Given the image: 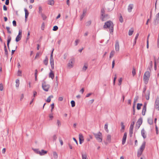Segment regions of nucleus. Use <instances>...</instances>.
Returning a JSON list of instances; mask_svg holds the SVG:
<instances>
[{"label": "nucleus", "instance_id": "f257e3e1", "mask_svg": "<svg viewBox=\"0 0 159 159\" xmlns=\"http://www.w3.org/2000/svg\"><path fill=\"white\" fill-rule=\"evenodd\" d=\"M113 26L114 25L112 22L109 21L105 23L103 26V28L104 29H109L110 33H111L113 32Z\"/></svg>", "mask_w": 159, "mask_h": 159}, {"label": "nucleus", "instance_id": "f03ea898", "mask_svg": "<svg viewBox=\"0 0 159 159\" xmlns=\"http://www.w3.org/2000/svg\"><path fill=\"white\" fill-rule=\"evenodd\" d=\"M149 70H147L144 74L143 76V80L145 84H147L149 78L150 76V73Z\"/></svg>", "mask_w": 159, "mask_h": 159}, {"label": "nucleus", "instance_id": "7ed1b4c3", "mask_svg": "<svg viewBox=\"0 0 159 159\" xmlns=\"http://www.w3.org/2000/svg\"><path fill=\"white\" fill-rule=\"evenodd\" d=\"M145 144L146 142L145 141H144L138 151L137 154L138 157H140L142 154V152L145 148Z\"/></svg>", "mask_w": 159, "mask_h": 159}, {"label": "nucleus", "instance_id": "20e7f679", "mask_svg": "<svg viewBox=\"0 0 159 159\" xmlns=\"http://www.w3.org/2000/svg\"><path fill=\"white\" fill-rule=\"evenodd\" d=\"M93 134L96 139L99 142H101L102 140V134L100 132L97 134L93 133Z\"/></svg>", "mask_w": 159, "mask_h": 159}, {"label": "nucleus", "instance_id": "39448f33", "mask_svg": "<svg viewBox=\"0 0 159 159\" xmlns=\"http://www.w3.org/2000/svg\"><path fill=\"white\" fill-rule=\"evenodd\" d=\"M49 84H47L45 81H43L42 84V87L43 90L46 92H48L50 88Z\"/></svg>", "mask_w": 159, "mask_h": 159}, {"label": "nucleus", "instance_id": "423d86ee", "mask_svg": "<svg viewBox=\"0 0 159 159\" xmlns=\"http://www.w3.org/2000/svg\"><path fill=\"white\" fill-rule=\"evenodd\" d=\"M155 108L157 110H159V98L157 97L156 99L154 105Z\"/></svg>", "mask_w": 159, "mask_h": 159}, {"label": "nucleus", "instance_id": "0eeeda50", "mask_svg": "<svg viewBox=\"0 0 159 159\" xmlns=\"http://www.w3.org/2000/svg\"><path fill=\"white\" fill-rule=\"evenodd\" d=\"M115 50L116 51L118 52L120 49L119 42L118 40H116L115 45Z\"/></svg>", "mask_w": 159, "mask_h": 159}, {"label": "nucleus", "instance_id": "6e6552de", "mask_svg": "<svg viewBox=\"0 0 159 159\" xmlns=\"http://www.w3.org/2000/svg\"><path fill=\"white\" fill-rule=\"evenodd\" d=\"M105 11L104 9H102L101 10V16H102L101 18L102 19V21L104 20V19L105 18V17H106L105 15H104L105 14Z\"/></svg>", "mask_w": 159, "mask_h": 159}, {"label": "nucleus", "instance_id": "1a4fd4ad", "mask_svg": "<svg viewBox=\"0 0 159 159\" xmlns=\"http://www.w3.org/2000/svg\"><path fill=\"white\" fill-rule=\"evenodd\" d=\"M74 61V60L73 59H70V61L68 65V66L70 68L73 67V62Z\"/></svg>", "mask_w": 159, "mask_h": 159}, {"label": "nucleus", "instance_id": "9d476101", "mask_svg": "<svg viewBox=\"0 0 159 159\" xmlns=\"http://www.w3.org/2000/svg\"><path fill=\"white\" fill-rule=\"evenodd\" d=\"M127 133H125L122 139V144L123 145H124L125 143L127 138Z\"/></svg>", "mask_w": 159, "mask_h": 159}, {"label": "nucleus", "instance_id": "9b49d317", "mask_svg": "<svg viewBox=\"0 0 159 159\" xmlns=\"http://www.w3.org/2000/svg\"><path fill=\"white\" fill-rule=\"evenodd\" d=\"M80 143L81 144L84 140V137L81 134H80L79 135Z\"/></svg>", "mask_w": 159, "mask_h": 159}, {"label": "nucleus", "instance_id": "f8f14e48", "mask_svg": "<svg viewBox=\"0 0 159 159\" xmlns=\"http://www.w3.org/2000/svg\"><path fill=\"white\" fill-rule=\"evenodd\" d=\"M54 77V74L52 70H50V72L49 74V77L53 79Z\"/></svg>", "mask_w": 159, "mask_h": 159}, {"label": "nucleus", "instance_id": "ddd939ff", "mask_svg": "<svg viewBox=\"0 0 159 159\" xmlns=\"http://www.w3.org/2000/svg\"><path fill=\"white\" fill-rule=\"evenodd\" d=\"M145 130L144 129H143L141 131V134L142 136L144 139H145L146 138V135L145 134Z\"/></svg>", "mask_w": 159, "mask_h": 159}, {"label": "nucleus", "instance_id": "4468645a", "mask_svg": "<svg viewBox=\"0 0 159 159\" xmlns=\"http://www.w3.org/2000/svg\"><path fill=\"white\" fill-rule=\"evenodd\" d=\"M133 4H130L129 5L128 7V12H131L133 8Z\"/></svg>", "mask_w": 159, "mask_h": 159}, {"label": "nucleus", "instance_id": "2eb2a0df", "mask_svg": "<svg viewBox=\"0 0 159 159\" xmlns=\"http://www.w3.org/2000/svg\"><path fill=\"white\" fill-rule=\"evenodd\" d=\"M152 61H150L149 63V66L147 68L148 70H149L150 72L151 71V69H152Z\"/></svg>", "mask_w": 159, "mask_h": 159}, {"label": "nucleus", "instance_id": "dca6fc26", "mask_svg": "<svg viewBox=\"0 0 159 159\" xmlns=\"http://www.w3.org/2000/svg\"><path fill=\"white\" fill-rule=\"evenodd\" d=\"M24 11H25V20H26V19L29 16V13L28 10H27V9L25 8H24Z\"/></svg>", "mask_w": 159, "mask_h": 159}, {"label": "nucleus", "instance_id": "f3484780", "mask_svg": "<svg viewBox=\"0 0 159 159\" xmlns=\"http://www.w3.org/2000/svg\"><path fill=\"white\" fill-rule=\"evenodd\" d=\"M48 5L53 6L54 5V0H48Z\"/></svg>", "mask_w": 159, "mask_h": 159}, {"label": "nucleus", "instance_id": "a211bd4d", "mask_svg": "<svg viewBox=\"0 0 159 159\" xmlns=\"http://www.w3.org/2000/svg\"><path fill=\"white\" fill-rule=\"evenodd\" d=\"M143 120L142 118H139L138 121H137L136 124H137V125H141L142 123Z\"/></svg>", "mask_w": 159, "mask_h": 159}, {"label": "nucleus", "instance_id": "6ab92c4d", "mask_svg": "<svg viewBox=\"0 0 159 159\" xmlns=\"http://www.w3.org/2000/svg\"><path fill=\"white\" fill-rule=\"evenodd\" d=\"M86 12V10H84L83 11V14L80 17V20H81L83 19L85 15V14Z\"/></svg>", "mask_w": 159, "mask_h": 159}, {"label": "nucleus", "instance_id": "aec40b11", "mask_svg": "<svg viewBox=\"0 0 159 159\" xmlns=\"http://www.w3.org/2000/svg\"><path fill=\"white\" fill-rule=\"evenodd\" d=\"M150 94V92L149 91H147V94H145V98L146 100H148L149 99Z\"/></svg>", "mask_w": 159, "mask_h": 159}, {"label": "nucleus", "instance_id": "412c9836", "mask_svg": "<svg viewBox=\"0 0 159 159\" xmlns=\"http://www.w3.org/2000/svg\"><path fill=\"white\" fill-rule=\"evenodd\" d=\"M4 49L5 54L7 56L8 55V52L7 48L6 45L5 43H4Z\"/></svg>", "mask_w": 159, "mask_h": 159}, {"label": "nucleus", "instance_id": "4be33fe9", "mask_svg": "<svg viewBox=\"0 0 159 159\" xmlns=\"http://www.w3.org/2000/svg\"><path fill=\"white\" fill-rule=\"evenodd\" d=\"M48 59L47 57H46L45 59L43 61V63L46 66H47L48 64Z\"/></svg>", "mask_w": 159, "mask_h": 159}, {"label": "nucleus", "instance_id": "5701e85b", "mask_svg": "<svg viewBox=\"0 0 159 159\" xmlns=\"http://www.w3.org/2000/svg\"><path fill=\"white\" fill-rule=\"evenodd\" d=\"M111 136L110 135H108L107 136V141L108 143H110L111 141Z\"/></svg>", "mask_w": 159, "mask_h": 159}, {"label": "nucleus", "instance_id": "b1692460", "mask_svg": "<svg viewBox=\"0 0 159 159\" xmlns=\"http://www.w3.org/2000/svg\"><path fill=\"white\" fill-rule=\"evenodd\" d=\"M47 152L46 151H44L43 150H42L41 152L40 151L39 154L41 155H44V154H46Z\"/></svg>", "mask_w": 159, "mask_h": 159}, {"label": "nucleus", "instance_id": "393cba45", "mask_svg": "<svg viewBox=\"0 0 159 159\" xmlns=\"http://www.w3.org/2000/svg\"><path fill=\"white\" fill-rule=\"evenodd\" d=\"M148 122L150 125H151L153 123V119L151 118H148Z\"/></svg>", "mask_w": 159, "mask_h": 159}, {"label": "nucleus", "instance_id": "a878e982", "mask_svg": "<svg viewBox=\"0 0 159 159\" xmlns=\"http://www.w3.org/2000/svg\"><path fill=\"white\" fill-rule=\"evenodd\" d=\"M53 97V96L52 95H51L49 96L48 98H47L46 102H49L51 101V98H52Z\"/></svg>", "mask_w": 159, "mask_h": 159}, {"label": "nucleus", "instance_id": "bb28decb", "mask_svg": "<svg viewBox=\"0 0 159 159\" xmlns=\"http://www.w3.org/2000/svg\"><path fill=\"white\" fill-rule=\"evenodd\" d=\"M11 40V37L10 35H8L7 37V45L9 44L10 43Z\"/></svg>", "mask_w": 159, "mask_h": 159}, {"label": "nucleus", "instance_id": "cd10ccee", "mask_svg": "<svg viewBox=\"0 0 159 159\" xmlns=\"http://www.w3.org/2000/svg\"><path fill=\"white\" fill-rule=\"evenodd\" d=\"M21 36H19L18 35L16 39V42L19 41L21 39Z\"/></svg>", "mask_w": 159, "mask_h": 159}, {"label": "nucleus", "instance_id": "c85d7f7f", "mask_svg": "<svg viewBox=\"0 0 159 159\" xmlns=\"http://www.w3.org/2000/svg\"><path fill=\"white\" fill-rule=\"evenodd\" d=\"M16 88H18L19 87L20 84L19 80L18 79H16Z\"/></svg>", "mask_w": 159, "mask_h": 159}, {"label": "nucleus", "instance_id": "c756f323", "mask_svg": "<svg viewBox=\"0 0 159 159\" xmlns=\"http://www.w3.org/2000/svg\"><path fill=\"white\" fill-rule=\"evenodd\" d=\"M115 53V52L114 50H112L111 51L110 53V58H111L114 55Z\"/></svg>", "mask_w": 159, "mask_h": 159}, {"label": "nucleus", "instance_id": "7c9ffc66", "mask_svg": "<svg viewBox=\"0 0 159 159\" xmlns=\"http://www.w3.org/2000/svg\"><path fill=\"white\" fill-rule=\"evenodd\" d=\"M143 105V104L142 103H138L137 104V108L138 110H139L141 109V107Z\"/></svg>", "mask_w": 159, "mask_h": 159}, {"label": "nucleus", "instance_id": "2f4dec72", "mask_svg": "<svg viewBox=\"0 0 159 159\" xmlns=\"http://www.w3.org/2000/svg\"><path fill=\"white\" fill-rule=\"evenodd\" d=\"M134 124L135 122L134 121H133L131 123V124L130 126L129 129H131V130H133L134 126Z\"/></svg>", "mask_w": 159, "mask_h": 159}, {"label": "nucleus", "instance_id": "473e14b6", "mask_svg": "<svg viewBox=\"0 0 159 159\" xmlns=\"http://www.w3.org/2000/svg\"><path fill=\"white\" fill-rule=\"evenodd\" d=\"M108 124L107 123H106L104 126V129L108 133Z\"/></svg>", "mask_w": 159, "mask_h": 159}, {"label": "nucleus", "instance_id": "72a5a7b5", "mask_svg": "<svg viewBox=\"0 0 159 159\" xmlns=\"http://www.w3.org/2000/svg\"><path fill=\"white\" fill-rule=\"evenodd\" d=\"M53 50H54V49H53L52 51L51 54V56H50V61H54V59H53V57H52V54H53Z\"/></svg>", "mask_w": 159, "mask_h": 159}, {"label": "nucleus", "instance_id": "f704fd0d", "mask_svg": "<svg viewBox=\"0 0 159 159\" xmlns=\"http://www.w3.org/2000/svg\"><path fill=\"white\" fill-rule=\"evenodd\" d=\"M82 159H88L87 157V155L86 153L84 154H82Z\"/></svg>", "mask_w": 159, "mask_h": 159}, {"label": "nucleus", "instance_id": "c9c22d12", "mask_svg": "<svg viewBox=\"0 0 159 159\" xmlns=\"http://www.w3.org/2000/svg\"><path fill=\"white\" fill-rule=\"evenodd\" d=\"M146 109H147V104L146 103H145L144 104L143 108V109L142 110L143 112V111H146Z\"/></svg>", "mask_w": 159, "mask_h": 159}, {"label": "nucleus", "instance_id": "e433bc0d", "mask_svg": "<svg viewBox=\"0 0 159 159\" xmlns=\"http://www.w3.org/2000/svg\"><path fill=\"white\" fill-rule=\"evenodd\" d=\"M132 74L133 76H134L136 75V70H135V69L134 67H133V70H132Z\"/></svg>", "mask_w": 159, "mask_h": 159}, {"label": "nucleus", "instance_id": "4c0bfd02", "mask_svg": "<svg viewBox=\"0 0 159 159\" xmlns=\"http://www.w3.org/2000/svg\"><path fill=\"white\" fill-rule=\"evenodd\" d=\"M50 63L52 70L54 69V61H50Z\"/></svg>", "mask_w": 159, "mask_h": 159}, {"label": "nucleus", "instance_id": "58836bf2", "mask_svg": "<svg viewBox=\"0 0 159 159\" xmlns=\"http://www.w3.org/2000/svg\"><path fill=\"white\" fill-rule=\"evenodd\" d=\"M42 17L43 18V20H45L47 18V16H46L43 14H41V15Z\"/></svg>", "mask_w": 159, "mask_h": 159}, {"label": "nucleus", "instance_id": "ea45409f", "mask_svg": "<svg viewBox=\"0 0 159 159\" xmlns=\"http://www.w3.org/2000/svg\"><path fill=\"white\" fill-rule=\"evenodd\" d=\"M159 19H157L156 18L155 20H154V23L155 25H157L158 23Z\"/></svg>", "mask_w": 159, "mask_h": 159}, {"label": "nucleus", "instance_id": "a19ab883", "mask_svg": "<svg viewBox=\"0 0 159 159\" xmlns=\"http://www.w3.org/2000/svg\"><path fill=\"white\" fill-rule=\"evenodd\" d=\"M33 150L37 154H39L40 153V151L38 149H34L33 148Z\"/></svg>", "mask_w": 159, "mask_h": 159}, {"label": "nucleus", "instance_id": "79ce46f5", "mask_svg": "<svg viewBox=\"0 0 159 159\" xmlns=\"http://www.w3.org/2000/svg\"><path fill=\"white\" fill-rule=\"evenodd\" d=\"M138 99V97L136 96L135 97L134 99V106H135V103L137 101Z\"/></svg>", "mask_w": 159, "mask_h": 159}, {"label": "nucleus", "instance_id": "37998d69", "mask_svg": "<svg viewBox=\"0 0 159 159\" xmlns=\"http://www.w3.org/2000/svg\"><path fill=\"white\" fill-rule=\"evenodd\" d=\"M39 13L41 15V14H43L42 12V9L41 7H39Z\"/></svg>", "mask_w": 159, "mask_h": 159}, {"label": "nucleus", "instance_id": "c03bdc74", "mask_svg": "<svg viewBox=\"0 0 159 159\" xmlns=\"http://www.w3.org/2000/svg\"><path fill=\"white\" fill-rule=\"evenodd\" d=\"M53 155L54 157L55 158H57L58 157V155L57 152H53Z\"/></svg>", "mask_w": 159, "mask_h": 159}, {"label": "nucleus", "instance_id": "a18cd8bd", "mask_svg": "<svg viewBox=\"0 0 159 159\" xmlns=\"http://www.w3.org/2000/svg\"><path fill=\"white\" fill-rule=\"evenodd\" d=\"M71 106L72 107H74L75 106V102L73 101L72 100L71 101Z\"/></svg>", "mask_w": 159, "mask_h": 159}, {"label": "nucleus", "instance_id": "49530a36", "mask_svg": "<svg viewBox=\"0 0 159 159\" xmlns=\"http://www.w3.org/2000/svg\"><path fill=\"white\" fill-rule=\"evenodd\" d=\"M121 130L122 129L124 130L125 129V126L124 125V123L123 122H121Z\"/></svg>", "mask_w": 159, "mask_h": 159}, {"label": "nucleus", "instance_id": "de8ad7c7", "mask_svg": "<svg viewBox=\"0 0 159 159\" xmlns=\"http://www.w3.org/2000/svg\"><path fill=\"white\" fill-rule=\"evenodd\" d=\"M6 29L7 31V32L9 34H11V32L10 30V28L9 27H6Z\"/></svg>", "mask_w": 159, "mask_h": 159}, {"label": "nucleus", "instance_id": "09e8293b", "mask_svg": "<svg viewBox=\"0 0 159 159\" xmlns=\"http://www.w3.org/2000/svg\"><path fill=\"white\" fill-rule=\"evenodd\" d=\"M58 29V27L57 26H54L53 28V30L56 31H57Z\"/></svg>", "mask_w": 159, "mask_h": 159}, {"label": "nucleus", "instance_id": "8fccbe9b", "mask_svg": "<svg viewBox=\"0 0 159 159\" xmlns=\"http://www.w3.org/2000/svg\"><path fill=\"white\" fill-rule=\"evenodd\" d=\"M87 68H88L87 66H86L85 65H84L83 67L82 68V70L84 71H85L86 70H87Z\"/></svg>", "mask_w": 159, "mask_h": 159}, {"label": "nucleus", "instance_id": "3c124183", "mask_svg": "<svg viewBox=\"0 0 159 159\" xmlns=\"http://www.w3.org/2000/svg\"><path fill=\"white\" fill-rule=\"evenodd\" d=\"M91 20L89 21L86 23V25L87 26H89L91 25Z\"/></svg>", "mask_w": 159, "mask_h": 159}, {"label": "nucleus", "instance_id": "603ef678", "mask_svg": "<svg viewBox=\"0 0 159 159\" xmlns=\"http://www.w3.org/2000/svg\"><path fill=\"white\" fill-rule=\"evenodd\" d=\"M119 21L121 23H122L123 21V18L121 15L119 18Z\"/></svg>", "mask_w": 159, "mask_h": 159}, {"label": "nucleus", "instance_id": "864d4df0", "mask_svg": "<svg viewBox=\"0 0 159 159\" xmlns=\"http://www.w3.org/2000/svg\"><path fill=\"white\" fill-rule=\"evenodd\" d=\"M133 32V30H129V31L128 34L129 36L131 35Z\"/></svg>", "mask_w": 159, "mask_h": 159}, {"label": "nucleus", "instance_id": "5fc2aeb1", "mask_svg": "<svg viewBox=\"0 0 159 159\" xmlns=\"http://www.w3.org/2000/svg\"><path fill=\"white\" fill-rule=\"evenodd\" d=\"M122 81V78H120V79L119 80V82H118V85H120L121 84Z\"/></svg>", "mask_w": 159, "mask_h": 159}, {"label": "nucleus", "instance_id": "6e6d98bb", "mask_svg": "<svg viewBox=\"0 0 159 159\" xmlns=\"http://www.w3.org/2000/svg\"><path fill=\"white\" fill-rule=\"evenodd\" d=\"M59 141L61 145L62 146L63 145V142L61 138H59Z\"/></svg>", "mask_w": 159, "mask_h": 159}, {"label": "nucleus", "instance_id": "4d7b16f0", "mask_svg": "<svg viewBox=\"0 0 159 159\" xmlns=\"http://www.w3.org/2000/svg\"><path fill=\"white\" fill-rule=\"evenodd\" d=\"M3 90V85L2 83L0 84V90L2 91Z\"/></svg>", "mask_w": 159, "mask_h": 159}, {"label": "nucleus", "instance_id": "13d9d810", "mask_svg": "<svg viewBox=\"0 0 159 159\" xmlns=\"http://www.w3.org/2000/svg\"><path fill=\"white\" fill-rule=\"evenodd\" d=\"M57 124L58 126H60L61 125V122L59 120H57Z\"/></svg>", "mask_w": 159, "mask_h": 159}, {"label": "nucleus", "instance_id": "bf43d9fd", "mask_svg": "<svg viewBox=\"0 0 159 159\" xmlns=\"http://www.w3.org/2000/svg\"><path fill=\"white\" fill-rule=\"evenodd\" d=\"M12 23H13V25L14 26H16V21L15 20H13V21L12 22Z\"/></svg>", "mask_w": 159, "mask_h": 159}, {"label": "nucleus", "instance_id": "052dcab7", "mask_svg": "<svg viewBox=\"0 0 159 159\" xmlns=\"http://www.w3.org/2000/svg\"><path fill=\"white\" fill-rule=\"evenodd\" d=\"M21 71L20 70H18V76H21Z\"/></svg>", "mask_w": 159, "mask_h": 159}, {"label": "nucleus", "instance_id": "680f3d73", "mask_svg": "<svg viewBox=\"0 0 159 159\" xmlns=\"http://www.w3.org/2000/svg\"><path fill=\"white\" fill-rule=\"evenodd\" d=\"M133 130L129 129V134L130 137H131L133 134Z\"/></svg>", "mask_w": 159, "mask_h": 159}, {"label": "nucleus", "instance_id": "e2e57ef3", "mask_svg": "<svg viewBox=\"0 0 159 159\" xmlns=\"http://www.w3.org/2000/svg\"><path fill=\"white\" fill-rule=\"evenodd\" d=\"M115 76L114 77V80H113V84H115L116 80V75H115Z\"/></svg>", "mask_w": 159, "mask_h": 159}, {"label": "nucleus", "instance_id": "0e129e2a", "mask_svg": "<svg viewBox=\"0 0 159 159\" xmlns=\"http://www.w3.org/2000/svg\"><path fill=\"white\" fill-rule=\"evenodd\" d=\"M75 45L77 46L78 45V43L79 42V40L78 39H77L75 41Z\"/></svg>", "mask_w": 159, "mask_h": 159}, {"label": "nucleus", "instance_id": "69168bd1", "mask_svg": "<svg viewBox=\"0 0 159 159\" xmlns=\"http://www.w3.org/2000/svg\"><path fill=\"white\" fill-rule=\"evenodd\" d=\"M44 23H43L41 27V29L42 30H43L44 29Z\"/></svg>", "mask_w": 159, "mask_h": 159}, {"label": "nucleus", "instance_id": "338daca9", "mask_svg": "<svg viewBox=\"0 0 159 159\" xmlns=\"http://www.w3.org/2000/svg\"><path fill=\"white\" fill-rule=\"evenodd\" d=\"M49 117L51 119V120H52L53 118V116H52V114H50L49 115Z\"/></svg>", "mask_w": 159, "mask_h": 159}, {"label": "nucleus", "instance_id": "774afa93", "mask_svg": "<svg viewBox=\"0 0 159 159\" xmlns=\"http://www.w3.org/2000/svg\"><path fill=\"white\" fill-rule=\"evenodd\" d=\"M3 9L4 11H7V7L5 5H4L3 6Z\"/></svg>", "mask_w": 159, "mask_h": 159}]
</instances>
